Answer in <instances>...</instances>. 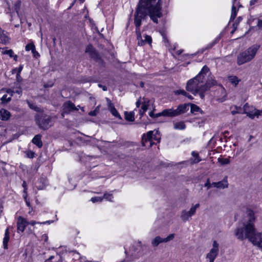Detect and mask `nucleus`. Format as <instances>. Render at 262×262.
<instances>
[{"instance_id": "4be33fe9", "label": "nucleus", "mask_w": 262, "mask_h": 262, "mask_svg": "<svg viewBox=\"0 0 262 262\" xmlns=\"http://www.w3.org/2000/svg\"><path fill=\"white\" fill-rule=\"evenodd\" d=\"M9 241V232L8 228L5 230V237L3 239V247L4 248L7 249L8 248V243Z\"/></svg>"}, {"instance_id": "aec40b11", "label": "nucleus", "mask_w": 262, "mask_h": 262, "mask_svg": "<svg viewBox=\"0 0 262 262\" xmlns=\"http://www.w3.org/2000/svg\"><path fill=\"white\" fill-rule=\"evenodd\" d=\"M188 110V105L186 104H181L178 106L177 109L174 110L177 116L186 112Z\"/></svg>"}, {"instance_id": "473e14b6", "label": "nucleus", "mask_w": 262, "mask_h": 262, "mask_svg": "<svg viewBox=\"0 0 262 262\" xmlns=\"http://www.w3.org/2000/svg\"><path fill=\"white\" fill-rule=\"evenodd\" d=\"M9 96H8L7 94L4 95L2 98L1 100L3 103H7L11 100V98L12 95L11 94H9Z\"/></svg>"}, {"instance_id": "39448f33", "label": "nucleus", "mask_w": 262, "mask_h": 262, "mask_svg": "<svg viewBox=\"0 0 262 262\" xmlns=\"http://www.w3.org/2000/svg\"><path fill=\"white\" fill-rule=\"evenodd\" d=\"M160 136L157 130L149 131L143 135L142 139V145L147 147H150L155 144L154 141L160 142Z\"/></svg>"}, {"instance_id": "de8ad7c7", "label": "nucleus", "mask_w": 262, "mask_h": 262, "mask_svg": "<svg viewBox=\"0 0 262 262\" xmlns=\"http://www.w3.org/2000/svg\"><path fill=\"white\" fill-rule=\"evenodd\" d=\"M156 114H155L154 112H152V111L149 112V116H150L152 118H158V117H156Z\"/></svg>"}, {"instance_id": "1a4fd4ad", "label": "nucleus", "mask_w": 262, "mask_h": 262, "mask_svg": "<svg viewBox=\"0 0 262 262\" xmlns=\"http://www.w3.org/2000/svg\"><path fill=\"white\" fill-rule=\"evenodd\" d=\"M200 206L199 204H196L194 206H192L190 210L188 211L183 210L182 212L181 217L184 221H189L190 218L193 215H194L196 210Z\"/></svg>"}, {"instance_id": "c85d7f7f", "label": "nucleus", "mask_w": 262, "mask_h": 262, "mask_svg": "<svg viewBox=\"0 0 262 262\" xmlns=\"http://www.w3.org/2000/svg\"><path fill=\"white\" fill-rule=\"evenodd\" d=\"M217 161L220 163V164L222 165L228 164L230 161L229 158H223L222 157L219 158L217 159Z\"/></svg>"}, {"instance_id": "c756f323", "label": "nucleus", "mask_w": 262, "mask_h": 262, "mask_svg": "<svg viewBox=\"0 0 262 262\" xmlns=\"http://www.w3.org/2000/svg\"><path fill=\"white\" fill-rule=\"evenodd\" d=\"M191 112L192 113L196 114L198 112L202 113V111L201 108L195 104H191Z\"/></svg>"}, {"instance_id": "a19ab883", "label": "nucleus", "mask_w": 262, "mask_h": 262, "mask_svg": "<svg viewBox=\"0 0 262 262\" xmlns=\"http://www.w3.org/2000/svg\"><path fill=\"white\" fill-rule=\"evenodd\" d=\"M204 186L207 187V189H210L211 187H212V184L210 183L209 179H208L206 183L204 184Z\"/></svg>"}, {"instance_id": "f257e3e1", "label": "nucleus", "mask_w": 262, "mask_h": 262, "mask_svg": "<svg viewBox=\"0 0 262 262\" xmlns=\"http://www.w3.org/2000/svg\"><path fill=\"white\" fill-rule=\"evenodd\" d=\"M162 0H140L134 14V24L136 32L140 30L142 20L148 14L155 23H158V19L162 15L161 4Z\"/></svg>"}, {"instance_id": "774afa93", "label": "nucleus", "mask_w": 262, "mask_h": 262, "mask_svg": "<svg viewBox=\"0 0 262 262\" xmlns=\"http://www.w3.org/2000/svg\"><path fill=\"white\" fill-rule=\"evenodd\" d=\"M140 85H141V87H143V85H144V83H143L142 82H141L140 83Z\"/></svg>"}, {"instance_id": "2f4dec72", "label": "nucleus", "mask_w": 262, "mask_h": 262, "mask_svg": "<svg viewBox=\"0 0 262 262\" xmlns=\"http://www.w3.org/2000/svg\"><path fill=\"white\" fill-rule=\"evenodd\" d=\"M148 108L147 103L144 101L142 105L141 109L139 111V113L141 116H142L144 113L147 111Z\"/></svg>"}, {"instance_id": "0e129e2a", "label": "nucleus", "mask_w": 262, "mask_h": 262, "mask_svg": "<svg viewBox=\"0 0 262 262\" xmlns=\"http://www.w3.org/2000/svg\"><path fill=\"white\" fill-rule=\"evenodd\" d=\"M24 198L25 199V201H26L27 199V194H25V195L24 196Z\"/></svg>"}, {"instance_id": "13d9d810", "label": "nucleus", "mask_w": 262, "mask_h": 262, "mask_svg": "<svg viewBox=\"0 0 262 262\" xmlns=\"http://www.w3.org/2000/svg\"><path fill=\"white\" fill-rule=\"evenodd\" d=\"M25 202H26V205H27L28 207H30V206H31V205H30V202L29 201V200H26L25 201Z\"/></svg>"}, {"instance_id": "7ed1b4c3", "label": "nucleus", "mask_w": 262, "mask_h": 262, "mask_svg": "<svg viewBox=\"0 0 262 262\" xmlns=\"http://www.w3.org/2000/svg\"><path fill=\"white\" fill-rule=\"evenodd\" d=\"M235 235L238 239L242 241L248 239L254 246H257L259 249L262 246V231L261 232L256 231L255 227L249 232L247 229L243 230V228H236Z\"/></svg>"}, {"instance_id": "79ce46f5", "label": "nucleus", "mask_w": 262, "mask_h": 262, "mask_svg": "<svg viewBox=\"0 0 262 262\" xmlns=\"http://www.w3.org/2000/svg\"><path fill=\"white\" fill-rule=\"evenodd\" d=\"M23 69V65H19L18 68H15V70H17V74H20Z\"/></svg>"}, {"instance_id": "2eb2a0df", "label": "nucleus", "mask_w": 262, "mask_h": 262, "mask_svg": "<svg viewBox=\"0 0 262 262\" xmlns=\"http://www.w3.org/2000/svg\"><path fill=\"white\" fill-rule=\"evenodd\" d=\"M161 116L165 117H175L177 116V114L175 113L174 110L172 108H169L164 110L162 112L157 113L156 115V117H160Z\"/></svg>"}, {"instance_id": "b1692460", "label": "nucleus", "mask_w": 262, "mask_h": 262, "mask_svg": "<svg viewBox=\"0 0 262 262\" xmlns=\"http://www.w3.org/2000/svg\"><path fill=\"white\" fill-rule=\"evenodd\" d=\"M228 81L231 83L233 85L236 86L239 82L241 81L237 77L235 76H230L228 77Z\"/></svg>"}, {"instance_id": "9b49d317", "label": "nucleus", "mask_w": 262, "mask_h": 262, "mask_svg": "<svg viewBox=\"0 0 262 262\" xmlns=\"http://www.w3.org/2000/svg\"><path fill=\"white\" fill-rule=\"evenodd\" d=\"M174 237V234H170L166 238H162L160 236H156L151 241V245L153 247H157L160 244L167 243L172 240Z\"/></svg>"}, {"instance_id": "c03bdc74", "label": "nucleus", "mask_w": 262, "mask_h": 262, "mask_svg": "<svg viewBox=\"0 0 262 262\" xmlns=\"http://www.w3.org/2000/svg\"><path fill=\"white\" fill-rule=\"evenodd\" d=\"M41 239L44 241L45 242H47L48 239V235L46 234H44L41 236Z\"/></svg>"}, {"instance_id": "58836bf2", "label": "nucleus", "mask_w": 262, "mask_h": 262, "mask_svg": "<svg viewBox=\"0 0 262 262\" xmlns=\"http://www.w3.org/2000/svg\"><path fill=\"white\" fill-rule=\"evenodd\" d=\"M102 200H103V198L101 197L95 196V197L92 198L91 199V201L93 203H96V202H100L102 201Z\"/></svg>"}, {"instance_id": "dca6fc26", "label": "nucleus", "mask_w": 262, "mask_h": 262, "mask_svg": "<svg viewBox=\"0 0 262 262\" xmlns=\"http://www.w3.org/2000/svg\"><path fill=\"white\" fill-rule=\"evenodd\" d=\"M74 110H78V108L75 107L74 103L70 101L66 102L63 105V113H69L71 111Z\"/></svg>"}, {"instance_id": "09e8293b", "label": "nucleus", "mask_w": 262, "mask_h": 262, "mask_svg": "<svg viewBox=\"0 0 262 262\" xmlns=\"http://www.w3.org/2000/svg\"><path fill=\"white\" fill-rule=\"evenodd\" d=\"M34 153L33 152L30 151L28 154V157L30 158H33L34 157Z\"/></svg>"}, {"instance_id": "a878e982", "label": "nucleus", "mask_w": 262, "mask_h": 262, "mask_svg": "<svg viewBox=\"0 0 262 262\" xmlns=\"http://www.w3.org/2000/svg\"><path fill=\"white\" fill-rule=\"evenodd\" d=\"M125 118L126 120L129 121H133L135 120L134 113L132 112H125Z\"/></svg>"}, {"instance_id": "4c0bfd02", "label": "nucleus", "mask_w": 262, "mask_h": 262, "mask_svg": "<svg viewBox=\"0 0 262 262\" xmlns=\"http://www.w3.org/2000/svg\"><path fill=\"white\" fill-rule=\"evenodd\" d=\"M104 198L107 201L112 202L113 199V196L112 193H105L104 194Z\"/></svg>"}, {"instance_id": "ea45409f", "label": "nucleus", "mask_w": 262, "mask_h": 262, "mask_svg": "<svg viewBox=\"0 0 262 262\" xmlns=\"http://www.w3.org/2000/svg\"><path fill=\"white\" fill-rule=\"evenodd\" d=\"M175 94L177 95H182L185 96H187V93L184 90H179L174 92Z\"/></svg>"}, {"instance_id": "6ab92c4d", "label": "nucleus", "mask_w": 262, "mask_h": 262, "mask_svg": "<svg viewBox=\"0 0 262 262\" xmlns=\"http://www.w3.org/2000/svg\"><path fill=\"white\" fill-rule=\"evenodd\" d=\"M85 53L89 54L90 56L92 58L96 59L97 57V54L95 50L91 45H89L86 47Z\"/></svg>"}, {"instance_id": "8fccbe9b", "label": "nucleus", "mask_w": 262, "mask_h": 262, "mask_svg": "<svg viewBox=\"0 0 262 262\" xmlns=\"http://www.w3.org/2000/svg\"><path fill=\"white\" fill-rule=\"evenodd\" d=\"M258 0H251L250 2V5L251 6L254 5L258 2Z\"/></svg>"}, {"instance_id": "c9c22d12", "label": "nucleus", "mask_w": 262, "mask_h": 262, "mask_svg": "<svg viewBox=\"0 0 262 262\" xmlns=\"http://www.w3.org/2000/svg\"><path fill=\"white\" fill-rule=\"evenodd\" d=\"M35 47L33 43L31 42L30 43L27 44L26 46L25 49L27 51H32L34 49Z\"/></svg>"}, {"instance_id": "a211bd4d", "label": "nucleus", "mask_w": 262, "mask_h": 262, "mask_svg": "<svg viewBox=\"0 0 262 262\" xmlns=\"http://www.w3.org/2000/svg\"><path fill=\"white\" fill-rule=\"evenodd\" d=\"M11 116V114L8 111L4 108L0 109V119L3 121H7Z\"/></svg>"}, {"instance_id": "69168bd1", "label": "nucleus", "mask_w": 262, "mask_h": 262, "mask_svg": "<svg viewBox=\"0 0 262 262\" xmlns=\"http://www.w3.org/2000/svg\"><path fill=\"white\" fill-rule=\"evenodd\" d=\"M237 0H232V4L235 5Z\"/></svg>"}, {"instance_id": "6e6d98bb", "label": "nucleus", "mask_w": 262, "mask_h": 262, "mask_svg": "<svg viewBox=\"0 0 262 262\" xmlns=\"http://www.w3.org/2000/svg\"><path fill=\"white\" fill-rule=\"evenodd\" d=\"M140 104H141V102H140V100H138L137 102H136V107H139L140 105Z\"/></svg>"}, {"instance_id": "49530a36", "label": "nucleus", "mask_w": 262, "mask_h": 262, "mask_svg": "<svg viewBox=\"0 0 262 262\" xmlns=\"http://www.w3.org/2000/svg\"><path fill=\"white\" fill-rule=\"evenodd\" d=\"M36 224H40V222H36L34 221H32L31 222H29V225H31L32 226H34Z\"/></svg>"}, {"instance_id": "423d86ee", "label": "nucleus", "mask_w": 262, "mask_h": 262, "mask_svg": "<svg viewBox=\"0 0 262 262\" xmlns=\"http://www.w3.org/2000/svg\"><path fill=\"white\" fill-rule=\"evenodd\" d=\"M247 216L248 217V221L243 223L242 226H239L237 228H243V230H246L249 232L253 229L255 227L254 223L255 221V216L254 212L251 209H249L247 212Z\"/></svg>"}, {"instance_id": "a18cd8bd", "label": "nucleus", "mask_w": 262, "mask_h": 262, "mask_svg": "<svg viewBox=\"0 0 262 262\" xmlns=\"http://www.w3.org/2000/svg\"><path fill=\"white\" fill-rule=\"evenodd\" d=\"M16 80L18 82H20L22 81L23 79L20 76V74H16Z\"/></svg>"}, {"instance_id": "5701e85b", "label": "nucleus", "mask_w": 262, "mask_h": 262, "mask_svg": "<svg viewBox=\"0 0 262 262\" xmlns=\"http://www.w3.org/2000/svg\"><path fill=\"white\" fill-rule=\"evenodd\" d=\"M9 41V38L4 31L0 28V43H6Z\"/></svg>"}, {"instance_id": "37998d69", "label": "nucleus", "mask_w": 262, "mask_h": 262, "mask_svg": "<svg viewBox=\"0 0 262 262\" xmlns=\"http://www.w3.org/2000/svg\"><path fill=\"white\" fill-rule=\"evenodd\" d=\"M32 53L34 57H39V54L36 51L35 48L32 51Z\"/></svg>"}, {"instance_id": "9d476101", "label": "nucleus", "mask_w": 262, "mask_h": 262, "mask_svg": "<svg viewBox=\"0 0 262 262\" xmlns=\"http://www.w3.org/2000/svg\"><path fill=\"white\" fill-rule=\"evenodd\" d=\"M136 33L139 46H143L146 43L149 45L151 43L152 39L150 36L145 34L142 36L140 30H138Z\"/></svg>"}, {"instance_id": "bb28decb", "label": "nucleus", "mask_w": 262, "mask_h": 262, "mask_svg": "<svg viewBox=\"0 0 262 262\" xmlns=\"http://www.w3.org/2000/svg\"><path fill=\"white\" fill-rule=\"evenodd\" d=\"M0 50H2V54H7L11 58L13 57L14 53L12 50H6L4 48H0Z\"/></svg>"}, {"instance_id": "6e6552de", "label": "nucleus", "mask_w": 262, "mask_h": 262, "mask_svg": "<svg viewBox=\"0 0 262 262\" xmlns=\"http://www.w3.org/2000/svg\"><path fill=\"white\" fill-rule=\"evenodd\" d=\"M219 253V244L216 241H213L212 248L209 252L206 254V259L209 262H214Z\"/></svg>"}, {"instance_id": "0eeeda50", "label": "nucleus", "mask_w": 262, "mask_h": 262, "mask_svg": "<svg viewBox=\"0 0 262 262\" xmlns=\"http://www.w3.org/2000/svg\"><path fill=\"white\" fill-rule=\"evenodd\" d=\"M243 108L244 113L252 119L255 117L258 118L262 114V110H257L253 106L249 105L248 103L244 105Z\"/></svg>"}, {"instance_id": "f8f14e48", "label": "nucleus", "mask_w": 262, "mask_h": 262, "mask_svg": "<svg viewBox=\"0 0 262 262\" xmlns=\"http://www.w3.org/2000/svg\"><path fill=\"white\" fill-rule=\"evenodd\" d=\"M37 123L40 128L47 129L52 125L51 119L49 117L41 118L37 120Z\"/></svg>"}, {"instance_id": "052dcab7", "label": "nucleus", "mask_w": 262, "mask_h": 262, "mask_svg": "<svg viewBox=\"0 0 262 262\" xmlns=\"http://www.w3.org/2000/svg\"><path fill=\"white\" fill-rule=\"evenodd\" d=\"M242 20V17H238L236 20V21H237V23H239Z\"/></svg>"}, {"instance_id": "e2e57ef3", "label": "nucleus", "mask_w": 262, "mask_h": 262, "mask_svg": "<svg viewBox=\"0 0 262 262\" xmlns=\"http://www.w3.org/2000/svg\"><path fill=\"white\" fill-rule=\"evenodd\" d=\"M12 72L13 74L16 73L17 74V70H15V69H13L12 71Z\"/></svg>"}, {"instance_id": "ddd939ff", "label": "nucleus", "mask_w": 262, "mask_h": 262, "mask_svg": "<svg viewBox=\"0 0 262 262\" xmlns=\"http://www.w3.org/2000/svg\"><path fill=\"white\" fill-rule=\"evenodd\" d=\"M29 225V222L21 216H19L17 218V229L18 232H23L26 227Z\"/></svg>"}, {"instance_id": "f03ea898", "label": "nucleus", "mask_w": 262, "mask_h": 262, "mask_svg": "<svg viewBox=\"0 0 262 262\" xmlns=\"http://www.w3.org/2000/svg\"><path fill=\"white\" fill-rule=\"evenodd\" d=\"M209 72V68L206 66H204L195 77L188 81L186 87L187 91L194 95H199L201 98L203 99L205 96L204 93L211 87L217 84L213 77L210 76L207 79L206 78Z\"/></svg>"}, {"instance_id": "603ef678", "label": "nucleus", "mask_w": 262, "mask_h": 262, "mask_svg": "<svg viewBox=\"0 0 262 262\" xmlns=\"http://www.w3.org/2000/svg\"><path fill=\"white\" fill-rule=\"evenodd\" d=\"M52 223H53L52 221H46V222H40V224H43V225H45V224H51Z\"/></svg>"}, {"instance_id": "4d7b16f0", "label": "nucleus", "mask_w": 262, "mask_h": 262, "mask_svg": "<svg viewBox=\"0 0 262 262\" xmlns=\"http://www.w3.org/2000/svg\"><path fill=\"white\" fill-rule=\"evenodd\" d=\"M17 55L14 54L12 58L15 61H16L17 60Z\"/></svg>"}, {"instance_id": "f3484780", "label": "nucleus", "mask_w": 262, "mask_h": 262, "mask_svg": "<svg viewBox=\"0 0 262 262\" xmlns=\"http://www.w3.org/2000/svg\"><path fill=\"white\" fill-rule=\"evenodd\" d=\"M212 185L214 187L219 189H224L228 187V183L226 179H224L223 180L218 182H213Z\"/></svg>"}, {"instance_id": "f704fd0d", "label": "nucleus", "mask_w": 262, "mask_h": 262, "mask_svg": "<svg viewBox=\"0 0 262 262\" xmlns=\"http://www.w3.org/2000/svg\"><path fill=\"white\" fill-rule=\"evenodd\" d=\"M192 156L194 158V163H198L201 161V159L200 158L199 156L198 153L195 151H192L191 152Z\"/></svg>"}, {"instance_id": "4468645a", "label": "nucleus", "mask_w": 262, "mask_h": 262, "mask_svg": "<svg viewBox=\"0 0 262 262\" xmlns=\"http://www.w3.org/2000/svg\"><path fill=\"white\" fill-rule=\"evenodd\" d=\"M106 100L107 103L108 109L110 111L111 114L114 117L121 120L122 118L120 115L119 113H118V112L117 111V110L115 107L114 104L112 103L111 101L108 98H106Z\"/></svg>"}, {"instance_id": "393cba45", "label": "nucleus", "mask_w": 262, "mask_h": 262, "mask_svg": "<svg viewBox=\"0 0 262 262\" xmlns=\"http://www.w3.org/2000/svg\"><path fill=\"white\" fill-rule=\"evenodd\" d=\"M186 127V125L184 122L182 121L177 122L173 124V128L175 129H180L183 130Z\"/></svg>"}, {"instance_id": "3c124183", "label": "nucleus", "mask_w": 262, "mask_h": 262, "mask_svg": "<svg viewBox=\"0 0 262 262\" xmlns=\"http://www.w3.org/2000/svg\"><path fill=\"white\" fill-rule=\"evenodd\" d=\"M257 26L259 28H261L262 29V20H258Z\"/></svg>"}, {"instance_id": "72a5a7b5", "label": "nucleus", "mask_w": 262, "mask_h": 262, "mask_svg": "<svg viewBox=\"0 0 262 262\" xmlns=\"http://www.w3.org/2000/svg\"><path fill=\"white\" fill-rule=\"evenodd\" d=\"M100 107V105H98L94 111L89 112V115L91 116H96L99 112Z\"/></svg>"}, {"instance_id": "bf43d9fd", "label": "nucleus", "mask_w": 262, "mask_h": 262, "mask_svg": "<svg viewBox=\"0 0 262 262\" xmlns=\"http://www.w3.org/2000/svg\"><path fill=\"white\" fill-rule=\"evenodd\" d=\"M185 96L188 97L189 99H192V97L190 95H189L187 93V96Z\"/></svg>"}, {"instance_id": "7c9ffc66", "label": "nucleus", "mask_w": 262, "mask_h": 262, "mask_svg": "<svg viewBox=\"0 0 262 262\" xmlns=\"http://www.w3.org/2000/svg\"><path fill=\"white\" fill-rule=\"evenodd\" d=\"M237 10L236 9L235 5L232 4L230 20H233L237 14Z\"/></svg>"}, {"instance_id": "864d4df0", "label": "nucleus", "mask_w": 262, "mask_h": 262, "mask_svg": "<svg viewBox=\"0 0 262 262\" xmlns=\"http://www.w3.org/2000/svg\"><path fill=\"white\" fill-rule=\"evenodd\" d=\"M29 107L32 108V109H34L35 110H37V109L38 108L37 107H34L33 105L32 104H30V103H29Z\"/></svg>"}, {"instance_id": "338daca9", "label": "nucleus", "mask_w": 262, "mask_h": 262, "mask_svg": "<svg viewBox=\"0 0 262 262\" xmlns=\"http://www.w3.org/2000/svg\"><path fill=\"white\" fill-rule=\"evenodd\" d=\"M24 192L25 194H27V188H24Z\"/></svg>"}, {"instance_id": "cd10ccee", "label": "nucleus", "mask_w": 262, "mask_h": 262, "mask_svg": "<svg viewBox=\"0 0 262 262\" xmlns=\"http://www.w3.org/2000/svg\"><path fill=\"white\" fill-rule=\"evenodd\" d=\"M218 41V39L216 38L213 41H212L211 42L209 43L205 48L202 49L201 50V53H203L207 49H210L212 48Z\"/></svg>"}, {"instance_id": "20e7f679", "label": "nucleus", "mask_w": 262, "mask_h": 262, "mask_svg": "<svg viewBox=\"0 0 262 262\" xmlns=\"http://www.w3.org/2000/svg\"><path fill=\"white\" fill-rule=\"evenodd\" d=\"M259 48V45H254L241 52L237 57V64L240 66L252 60L255 56Z\"/></svg>"}, {"instance_id": "5fc2aeb1", "label": "nucleus", "mask_w": 262, "mask_h": 262, "mask_svg": "<svg viewBox=\"0 0 262 262\" xmlns=\"http://www.w3.org/2000/svg\"><path fill=\"white\" fill-rule=\"evenodd\" d=\"M3 206L2 205L0 204V217L2 216V213L3 212Z\"/></svg>"}, {"instance_id": "e433bc0d", "label": "nucleus", "mask_w": 262, "mask_h": 262, "mask_svg": "<svg viewBox=\"0 0 262 262\" xmlns=\"http://www.w3.org/2000/svg\"><path fill=\"white\" fill-rule=\"evenodd\" d=\"M7 92L8 94H11L12 95V93H16L19 95H20L21 93V90L20 88H18L16 90H8L7 91Z\"/></svg>"}, {"instance_id": "680f3d73", "label": "nucleus", "mask_w": 262, "mask_h": 262, "mask_svg": "<svg viewBox=\"0 0 262 262\" xmlns=\"http://www.w3.org/2000/svg\"><path fill=\"white\" fill-rule=\"evenodd\" d=\"M22 186L24 188H27L26 183L25 182H23Z\"/></svg>"}, {"instance_id": "412c9836", "label": "nucleus", "mask_w": 262, "mask_h": 262, "mask_svg": "<svg viewBox=\"0 0 262 262\" xmlns=\"http://www.w3.org/2000/svg\"><path fill=\"white\" fill-rule=\"evenodd\" d=\"M41 138V135H37L34 136L32 140V143L36 145L38 148H41L42 146Z\"/></svg>"}]
</instances>
